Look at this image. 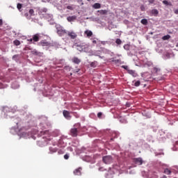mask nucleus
<instances>
[{
	"instance_id": "obj_32",
	"label": "nucleus",
	"mask_w": 178,
	"mask_h": 178,
	"mask_svg": "<svg viewBox=\"0 0 178 178\" xmlns=\"http://www.w3.org/2000/svg\"><path fill=\"white\" fill-rule=\"evenodd\" d=\"M29 14L31 16H34V10L33 9H30L29 10Z\"/></svg>"
},
{
	"instance_id": "obj_18",
	"label": "nucleus",
	"mask_w": 178,
	"mask_h": 178,
	"mask_svg": "<svg viewBox=\"0 0 178 178\" xmlns=\"http://www.w3.org/2000/svg\"><path fill=\"white\" fill-rule=\"evenodd\" d=\"M72 62L74 63H76V65H79V63H80V62H81V60H80L79 58L75 57L72 59Z\"/></svg>"
},
{
	"instance_id": "obj_26",
	"label": "nucleus",
	"mask_w": 178,
	"mask_h": 178,
	"mask_svg": "<svg viewBox=\"0 0 178 178\" xmlns=\"http://www.w3.org/2000/svg\"><path fill=\"white\" fill-rule=\"evenodd\" d=\"M47 12H48V9L47 8H43L40 10L41 13H47Z\"/></svg>"
},
{
	"instance_id": "obj_8",
	"label": "nucleus",
	"mask_w": 178,
	"mask_h": 178,
	"mask_svg": "<svg viewBox=\"0 0 178 178\" xmlns=\"http://www.w3.org/2000/svg\"><path fill=\"white\" fill-rule=\"evenodd\" d=\"M134 162L138 165H141L143 163V159H141L140 157L134 159Z\"/></svg>"
},
{
	"instance_id": "obj_12",
	"label": "nucleus",
	"mask_w": 178,
	"mask_h": 178,
	"mask_svg": "<svg viewBox=\"0 0 178 178\" xmlns=\"http://www.w3.org/2000/svg\"><path fill=\"white\" fill-rule=\"evenodd\" d=\"M33 40L35 42H38V41H40V34L36 33L33 35Z\"/></svg>"
},
{
	"instance_id": "obj_30",
	"label": "nucleus",
	"mask_w": 178,
	"mask_h": 178,
	"mask_svg": "<svg viewBox=\"0 0 178 178\" xmlns=\"http://www.w3.org/2000/svg\"><path fill=\"white\" fill-rule=\"evenodd\" d=\"M163 172H164L165 174H166V175H170V174H171L170 170H168V168H166V169L165 170V171H163Z\"/></svg>"
},
{
	"instance_id": "obj_23",
	"label": "nucleus",
	"mask_w": 178,
	"mask_h": 178,
	"mask_svg": "<svg viewBox=\"0 0 178 178\" xmlns=\"http://www.w3.org/2000/svg\"><path fill=\"white\" fill-rule=\"evenodd\" d=\"M97 65H98V63L97 61H94L90 63L91 67H97Z\"/></svg>"
},
{
	"instance_id": "obj_34",
	"label": "nucleus",
	"mask_w": 178,
	"mask_h": 178,
	"mask_svg": "<svg viewBox=\"0 0 178 178\" xmlns=\"http://www.w3.org/2000/svg\"><path fill=\"white\" fill-rule=\"evenodd\" d=\"M67 9H69V10H73V6H67Z\"/></svg>"
},
{
	"instance_id": "obj_1",
	"label": "nucleus",
	"mask_w": 178,
	"mask_h": 178,
	"mask_svg": "<svg viewBox=\"0 0 178 178\" xmlns=\"http://www.w3.org/2000/svg\"><path fill=\"white\" fill-rule=\"evenodd\" d=\"M56 29L57 30V33L58 35H60V37L65 35V34H67V31L63 29L60 25H56Z\"/></svg>"
},
{
	"instance_id": "obj_44",
	"label": "nucleus",
	"mask_w": 178,
	"mask_h": 178,
	"mask_svg": "<svg viewBox=\"0 0 178 178\" xmlns=\"http://www.w3.org/2000/svg\"><path fill=\"white\" fill-rule=\"evenodd\" d=\"M153 70H154L155 72H157L158 69H157V68H153Z\"/></svg>"
},
{
	"instance_id": "obj_41",
	"label": "nucleus",
	"mask_w": 178,
	"mask_h": 178,
	"mask_svg": "<svg viewBox=\"0 0 178 178\" xmlns=\"http://www.w3.org/2000/svg\"><path fill=\"white\" fill-rule=\"evenodd\" d=\"M48 16H49V19H52V17H53L52 14H48Z\"/></svg>"
},
{
	"instance_id": "obj_33",
	"label": "nucleus",
	"mask_w": 178,
	"mask_h": 178,
	"mask_svg": "<svg viewBox=\"0 0 178 178\" xmlns=\"http://www.w3.org/2000/svg\"><path fill=\"white\" fill-rule=\"evenodd\" d=\"M63 158H64L65 160L69 159H70V154H66L65 156H63Z\"/></svg>"
},
{
	"instance_id": "obj_49",
	"label": "nucleus",
	"mask_w": 178,
	"mask_h": 178,
	"mask_svg": "<svg viewBox=\"0 0 178 178\" xmlns=\"http://www.w3.org/2000/svg\"><path fill=\"white\" fill-rule=\"evenodd\" d=\"M161 178H167V176L163 175V177H161Z\"/></svg>"
},
{
	"instance_id": "obj_2",
	"label": "nucleus",
	"mask_w": 178,
	"mask_h": 178,
	"mask_svg": "<svg viewBox=\"0 0 178 178\" xmlns=\"http://www.w3.org/2000/svg\"><path fill=\"white\" fill-rule=\"evenodd\" d=\"M38 45L39 47H43L44 48H46V49H48L51 47V42H47L45 40H42L38 43Z\"/></svg>"
},
{
	"instance_id": "obj_39",
	"label": "nucleus",
	"mask_w": 178,
	"mask_h": 178,
	"mask_svg": "<svg viewBox=\"0 0 178 178\" xmlns=\"http://www.w3.org/2000/svg\"><path fill=\"white\" fill-rule=\"evenodd\" d=\"M3 24V21L2 19H0V26H2Z\"/></svg>"
},
{
	"instance_id": "obj_15",
	"label": "nucleus",
	"mask_w": 178,
	"mask_h": 178,
	"mask_svg": "<svg viewBox=\"0 0 178 178\" xmlns=\"http://www.w3.org/2000/svg\"><path fill=\"white\" fill-rule=\"evenodd\" d=\"M85 47L81 44L76 45V49L77 51H79V52H83V51H86L84 49Z\"/></svg>"
},
{
	"instance_id": "obj_52",
	"label": "nucleus",
	"mask_w": 178,
	"mask_h": 178,
	"mask_svg": "<svg viewBox=\"0 0 178 178\" xmlns=\"http://www.w3.org/2000/svg\"><path fill=\"white\" fill-rule=\"evenodd\" d=\"M88 1H91V0H88Z\"/></svg>"
},
{
	"instance_id": "obj_21",
	"label": "nucleus",
	"mask_w": 178,
	"mask_h": 178,
	"mask_svg": "<svg viewBox=\"0 0 178 178\" xmlns=\"http://www.w3.org/2000/svg\"><path fill=\"white\" fill-rule=\"evenodd\" d=\"M140 23L144 24V26H147L148 24V20H147V19H141Z\"/></svg>"
},
{
	"instance_id": "obj_10",
	"label": "nucleus",
	"mask_w": 178,
	"mask_h": 178,
	"mask_svg": "<svg viewBox=\"0 0 178 178\" xmlns=\"http://www.w3.org/2000/svg\"><path fill=\"white\" fill-rule=\"evenodd\" d=\"M74 175L76 176H81V168L79 167L78 169L74 170Z\"/></svg>"
},
{
	"instance_id": "obj_31",
	"label": "nucleus",
	"mask_w": 178,
	"mask_h": 178,
	"mask_svg": "<svg viewBox=\"0 0 178 178\" xmlns=\"http://www.w3.org/2000/svg\"><path fill=\"white\" fill-rule=\"evenodd\" d=\"M140 81H136L135 82V83L134 84V86H135L136 87H138V86H140Z\"/></svg>"
},
{
	"instance_id": "obj_7",
	"label": "nucleus",
	"mask_w": 178,
	"mask_h": 178,
	"mask_svg": "<svg viewBox=\"0 0 178 178\" xmlns=\"http://www.w3.org/2000/svg\"><path fill=\"white\" fill-rule=\"evenodd\" d=\"M124 69H125V70L127 71V73H128V74L132 75L134 77H137L138 74H137V72H136V71L129 70V69L127 68V67H124Z\"/></svg>"
},
{
	"instance_id": "obj_3",
	"label": "nucleus",
	"mask_w": 178,
	"mask_h": 178,
	"mask_svg": "<svg viewBox=\"0 0 178 178\" xmlns=\"http://www.w3.org/2000/svg\"><path fill=\"white\" fill-rule=\"evenodd\" d=\"M103 163H104L106 165L111 164V163H113V157L111 156H105L102 159Z\"/></svg>"
},
{
	"instance_id": "obj_45",
	"label": "nucleus",
	"mask_w": 178,
	"mask_h": 178,
	"mask_svg": "<svg viewBox=\"0 0 178 178\" xmlns=\"http://www.w3.org/2000/svg\"><path fill=\"white\" fill-rule=\"evenodd\" d=\"M74 116H75L76 118H79V115H77V114H74Z\"/></svg>"
},
{
	"instance_id": "obj_36",
	"label": "nucleus",
	"mask_w": 178,
	"mask_h": 178,
	"mask_svg": "<svg viewBox=\"0 0 178 178\" xmlns=\"http://www.w3.org/2000/svg\"><path fill=\"white\" fill-rule=\"evenodd\" d=\"M163 3H164V5H169V2L167 0H164Z\"/></svg>"
},
{
	"instance_id": "obj_35",
	"label": "nucleus",
	"mask_w": 178,
	"mask_h": 178,
	"mask_svg": "<svg viewBox=\"0 0 178 178\" xmlns=\"http://www.w3.org/2000/svg\"><path fill=\"white\" fill-rule=\"evenodd\" d=\"M58 154L59 155L63 154H64V151L62 150V149H60L59 151H58Z\"/></svg>"
},
{
	"instance_id": "obj_51",
	"label": "nucleus",
	"mask_w": 178,
	"mask_h": 178,
	"mask_svg": "<svg viewBox=\"0 0 178 178\" xmlns=\"http://www.w3.org/2000/svg\"><path fill=\"white\" fill-rule=\"evenodd\" d=\"M76 72H79V70L76 71Z\"/></svg>"
},
{
	"instance_id": "obj_38",
	"label": "nucleus",
	"mask_w": 178,
	"mask_h": 178,
	"mask_svg": "<svg viewBox=\"0 0 178 178\" xmlns=\"http://www.w3.org/2000/svg\"><path fill=\"white\" fill-rule=\"evenodd\" d=\"M148 2L149 3L152 4L154 2H155V0H149Z\"/></svg>"
},
{
	"instance_id": "obj_28",
	"label": "nucleus",
	"mask_w": 178,
	"mask_h": 178,
	"mask_svg": "<svg viewBox=\"0 0 178 178\" xmlns=\"http://www.w3.org/2000/svg\"><path fill=\"white\" fill-rule=\"evenodd\" d=\"M49 151L51 153H56L57 152V149L53 148V147H49Z\"/></svg>"
},
{
	"instance_id": "obj_43",
	"label": "nucleus",
	"mask_w": 178,
	"mask_h": 178,
	"mask_svg": "<svg viewBox=\"0 0 178 178\" xmlns=\"http://www.w3.org/2000/svg\"><path fill=\"white\" fill-rule=\"evenodd\" d=\"M28 41H30L31 42H33V38L29 39V40H28Z\"/></svg>"
},
{
	"instance_id": "obj_48",
	"label": "nucleus",
	"mask_w": 178,
	"mask_h": 178,
	"mask_svg": "<svg viewBox=\"0 0 178 178\" xmlns=\"http://www.w3.org/2000/svg\"><path fill=\"white\" fill-rule=\"evenodd\" d=\"M121 67H127V65H121Z\"/></svg>"
},
{
	"instance_id": "obj_9",
	"label": "nucleus",
	"mask_w": 178,
	"mask_h": 178,
	"mask_svg": "<svg viewBox=\"0 0 178 178\" xmlns=\"http://www.w3.org/2000/svg\"><path fill=\"white\" fill-rule=\"evenodd\" d=\"M67 20L70 23H72V22H75V20H77V16L76 15L69 16L67 17Z\"/></svg>"
},
{
	"instance_id": "obj_13",
	"label": "nucleus",
	"mask_w": 178,
	"mask_h": 178,
	"mask_svg": "<svg viewBox=\"0 0 178 178\" xmlns=\"http://www.w3.org/2000/svg\"><path fill=\"white\" fill-rule=\"evenodd\" d=\"M31 54L32 55H36L37 56H41V55H42V53L37 51V49H33L31 51Z\"/></svg>"
},
{
	"instance_id": "obj_37",
	"label": "nucleus",
	"mask_w": 178,
	"mask_h": 178,
	"mask_svg": "<svg viewBox=\"0 0 178 178\" xmlns=\"http://www.w3.org/2000/svg\"><path fill=\"white\" fill-rule=\"evenodd\" d=\"M102 116V113H97L98 118H101Z\"/></svg>"
},
{
	"instance_id": "obj_6",
	"label": "nucleus",
	"mask_w": 178,
	"mask_h": 178,
	"mask_svg": "<svg viewBox=\"0 0 178 178\" xmlns=\"http://www.w3.org/2000/svg\"><path fill=\"white\" fill-rule=\"evenodd\" d=\"M67 34L68 35V37H70V38L72 40H74V38H77V34H76V33H74V31H67Z\"/></svg>"
},
{
	"instance_id": "obj_25",
	"label": "nucleus",
	"mask_w": 178,
	"mask_h": 178,
	"mask_svg": "<svg viewBox=\"0 0 178 178\" xmlns=\"http://www.w3.org/2000/svg\"><path fill=\"white\" fill-rule=\"evenodd\" d=\"M13 43L15 45H16V47H18V45H20V41H19V40H14Z\"/></svg>"
},
{
	"instance_id": "obj_29",
	"label": "nucleus",
	"mask_w": 178,
	"mask_h": 178,
	"mask_svg": "<svg viewBox=\"0 0 178 178\" xmlns=\"http://www.w3.org/2000/svg\"><path fill=\"white\" fill-rule=\"evenodd\" d=\"M124 49H126V51H129L130 50V45L124 44Z\"/></svg>"
},
{
	"instance_id": "obj_22",
	"label": "nucleus",
	"mask_w": 178,
	"mask_h": 178,
	"mask_svg": "<svg viewBox=\"0 0 178 178\" xmlns=\"http://www.w3.org/2000/svg\"><path fill=\"white\" fill-rule=\"evenodd\" d=\"M170 38V35H166L162 37V40H163V41H166Z\"/></svg>"
},
{
	"instance_id": "obj_42",
	"label": "nucleus",
	"mask_w": 178,
	"mask_h": 178,
	"mask_svg": "<svg viewBox=\"0 0 178 178\" xmlns=\"http://www.w3.org/2000/svg\"><path fill=\"white\" fill-rule=\"evenodd\" d=\"M92 44H97V40H93L92 41Z\"/></svg>"
},
{
	"instance_id": "obj_4",
	"label": "nucleus",
	"mask_w": 178,
	"mask_h": 178,
	"mask_svg": "<svg viewBox=\"0 0 178 178\" xmlns=\"http://www.w3.org/2000/svg\"><path fill=\"white\" fill-rule=\"evenodd\" d=\"M63 117L67 120H72V115H70V112L66 110H63Z\"/></svg>"
},
{
	"instance_id": "obj_20",
	"label": "nucleus",
	"mask_w": 178,
	"mask_h": 178,
	"mask_svg": "<svg viewBox=\"0 0 178 178\" xmlns=\"http://www.w3.org/2000/svg\"><path fill=\"white\" fill-rule=\"evenodd\" d=\"M98 13H100V15H107L108 10H98Z\"/></svg>"
},
{
	"instance_id": "obj_5",
	"label": "nucleus",
	"mask_w": 178,
	"mask_h": 178,
	"mask_svg": "<svg viewBox=\"0 0 178 178\" xmlns=\"http://www.w3.org/2000/svg\"><path fill=\"white\" fill-rule=\"evenodd\" d=\"M78 129L77 128H72L70 130V136L72 137H77L78 136Z\"/></svg>"
},
{
	"instance_id": "obj_47",
	"label": "nucleus",
	"mask_w": 178,
	"mask_h": 178,
	"mask_svg": "<svg viewBox=\"0 0 178 178\" xmlns=\"http://www.w3.org/2000/svg\"><path fill=\"white\" fill-rule=\"evenodd\" d=\"M141 10H144V6L140 7Z\"/></svg>"
},
{
	"instance_id": "obj_16",
	"label": "nucleus",
	"mask_w": 178,
	"mask_h": 178,
	"mask_svg": "<svg viewBox=\"0 0 178 178\" xmlns=\"http://www.w3.org/2000/svg\"><path fill=\"white\" fill-rule=\"evenodd\" d=\"M12 59H13V60H15V62H19V60L20 59V55L15 54L13 56Z\"/></svg>"
},
{
	"instance_id": "obj_46",
	"label": "nucleus",
	"mask_w": 178,
	"mask_h": 178,
	"mask_svg": "<svg viewBox=\"0 0 178 178\" xmlns=\"http://www.w3.org/2000/svg\"><path fill=\"white\" fill-rule=\"evenodd\" d=\"M26 17H29V13H25Z\"/></svg>"
},
{
	"instance_id": "obj_40",
	"label": "nucleus",
	"mask_w": 178,
	"mask_h": 178,
	"mask_svg": "<svg viewBox=\"0 0 178 178\" xmlns=\"http://www.w3.org/2000/svg\"><path fill=\"white\" fill-rule=\"evenodd\" d=\"M174 13H175V15H178V9L175 10Z\"/></svg>"
},
{
	"instance_id": "obj_14",
	"label": "nucleus",
	"mask_w": 178,
	"mask_h": 178,
	"mask_svg": "<svg viewBox=\"0 0 178 178\" xmlns=\"http://www.w3.org/2000/svg\"><path fill=\"white\" fill-rule=\"evenodd\" d=\"M112 62L115 63V65H117V66H120V65H124V62H123L120 60H113Z\"/></svg>"
},
{
	"instance_id": "obj_24",
	"label": "nucleus",
	"mask_w": 178,
	"mask_h": 178,
	"mask_svg": "<svg viewBox=\"0 0 178 178\" xmlns=\"http://www.w3.org/2000/svg\"><path fill=\"white\" fill-rule=\"evenodd\" d=\"M23 7V5L22 3H17V8L19 12H22V8Z\"/></svg>"
},
{
	"instance_id": "obj_19",
	"label": "nucleus",
	"mask_w": 178,
	"mask_h": 178,
	"mask_svg": "<svg viewBox=\"0 0 178 178\" xmlns=\"http://www.w3.org/2000/svg\"><path fill=\"white\" fill-rule=\"evenodd\" d=\"M92 8H94V9H100L101 3H95V4H93Z\"/></svg>"
},
{
	"instance_id": "obj_27",
	"label": "nucleus",
	"mask_w": 178,
	"mask_h": 178,
	"mask_svg": "<svg viewBox=\"0 0 178 178\" xmlns=\"http://www.w3.org/2000/svg\"><path fill=\"white\" fill-rule=\"evenodd\" d=\"M115 43H116L118 45L122 44V40H120V39H119V38L116 39Z\"/></svg>"
},
{
	"instance_id": "obj_17",
	"label": "nucleus",
	"mask_w": 178,
	"mask_h": 178,
	"mask_svg": "<svg viewBox=\"0 0 178 178\" xmlns=\"http://www.w3.org/2000/svg\"><path fill=\"white\" fill-rule=\"evenodd\" d=\"M84 34H86L87 35V37H88V38L92 37V31L86 30V31H85Z\"/></svg>"
},
{
	"instance_id": "obj_50",
	"label": "nucleus",
	"mask_w": 178,
	"mask_h": 178,
	"mask_svg": "<svg viewBox=\"0 0 178 178\" xmlns=\"http://www.w3.org/2000/svg\"><path fill=\"white\" fill-rule=\"evenodd\" d=\"M83 0H78V2H82Z\"/></svg>"
},
{
	"instance_id": "obj_11",
	"label": "nucleus",
	"mask_w": 178,
	"mask_h": 178,
	"mask_svg": "<svg viewBox=\"0 0 178 178\" xmlns=\"http://www.w3.org/2000/svg\"><path fill=\"white\" fill-rule=\"evenodd\" d=\"M151 16H154L156 17V16H158V15H159V11H158L156 9H153L151 11Z\"/></svg>"
}]
</instances>
